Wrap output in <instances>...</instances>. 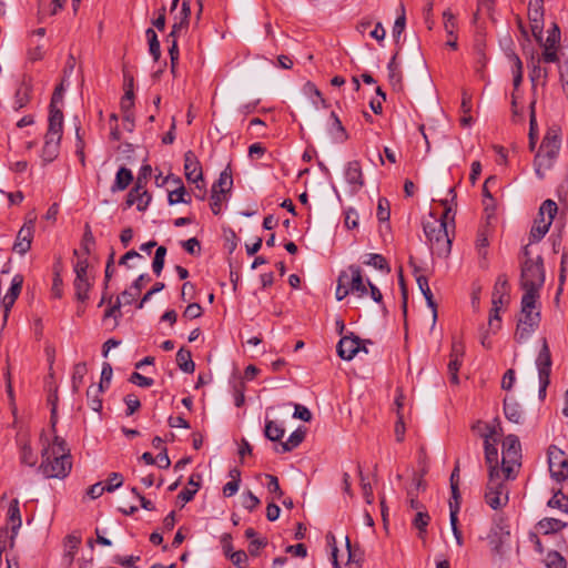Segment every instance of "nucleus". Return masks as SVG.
Returning <instances> with one entry per match:
<instances>
[{
  "label": "nucleus",
  "instance_id": "nucleus-53",
  "mask_svg": "<svg viewBox=\"0 0 568 568\" xmlns=\"http://www.w3.org/2000/svg\"><path fill=\"white\" fill-rule=\"evenodd\" d=\"M63 91H64V88H63V83L59 84L55 89H54V92L52 94V98H51V103H50V113H49V116H52L54 114V111L57 112H62L58 106L57 104L62 102L63 100Z\"/></svg>",
  "mask_w": 568,
  "mask_h": 568
},
{
  "label": "nucleus",
  "instance_id": "nucleus-35",
  "mask_svg": "<svg viewBox=\"0 0 568 568\" xmlns=\"http://www.w3.org/2000/svg\"><path fill=\"white\" fill-rule=\"evenodd\" d=\"M537 525L545 535L556 534L567 527V523L556 518H542Z\"/></svg>",
  "mask_w": 568,
  "mask_h": 568
},
{
  "label": "nucleus",
  "instance_id": "nucleus-13",
  "mask_svg": "<svg viewBox=\"0 0 568 568\" xmlns=\"http://www.w3.org/2000/svg\"><path fill=\"white\" fill-rule=\"evenodd\" d=\"M339 275H346L345 284L348 290H351L352 294H356L358 297L367 295V284L358 265H349L347 270L342 271Z\"/></svg>",
  "mask_w": 568,
  "mask_h": 568
},
{
  "label": "nucleus",
  "instance_id": "nucleus-63",
  "mask_svg": "<svg viewBox=\"0 0 568 568\" xmlns=\"http://www.w3.org/2000/svg\"><path fill=\"white\" fill-rule=\"evenodd\" d=\"M390 212H389V203L386 199H379L378 206H377V219L381 222H386L389 220Z\"/></svg>",
  "mask_w": 568,
  "mask_h": 568
},
{
  "label": "nucleus",
  "instance_id": "nucleus-4",
  "mask_svg": "<svg viewBox=\"0 0 568 568\" xmlns=\"http://www.w3.org/2000/svg\"><path fill=\"white\" fill-rule=\"evenodd\" d=\"M545 283L544 260L537 256L536 260L527 258L521 263L520 285L524 294H531L539 297V292Z\"/></svg>",
  "mask_w": 568,
  "mask_h": 568
},
{
  "label": "nucleus",
  "instance_id": "nucleus-15",
  "mask_svg": "<svg viewBox=\"0 0 568 568\" xmlns=\"http://www.w3.org/2000/svg\"><path fill=\"white\" fill-rule=\"evenodd\" d=\"M497 443L490 439V435H484L485 462L488 465V477L500 476L501 468L498 467Z\"/></svg>",
  "mask_w": 568,
  "mask_h": 568
},
{
  "label": "nucleus",
  "instance_id": "nucleus-46",
  "mask_svg": "<svg viewBox=\"0 0 568 568\" xmlns=\"http://www.w3.org/2000/svg\"><path fill=\"white\" fill-rule=\"evenodd\" d=\"M406 27V14H405V7L403 3L399 6V13L394 22L393 27V38L396 43L399 42L400 36L404 32Z\"/></svg>",
  "mask_w": 568,
  "mask_h": 568
},
{
  "label": "nucleus",
  "instance_id": "nucleus-48",
  "mask_svg": "<svg viewBox=\"0 0 568 568\" xmlns=\"http://www.w3.org/2000/svg\"><path fill=\"white\" fill-rule=\"evenodd\" d=\"M168 201L170 205H174L178 203L190 204L191 195L186 192L185 187L181 185L180 187L169 193Z\"/></svg>",
  "mask_w": 568,
  "mask_h": 568
},
{
  "label": "nucleus",
  "instance_id": "nucleus-28",
  "mask_svg": "<svg viewBox=\"0 0 568 568\" xmlns=\"http://www.w3.org/2000/svg\"><path fill=\"white\" fill-rule=\"evenodd\" d=\"M331 120V126L328 129L329 134L332 138L339 143H343L348 140V133L345 130L342 121L339 120L338 115L335 112H332L329 115Z\"/></svg>",
  "mask_w": 568,
  "mask_h": 568
},
{
  "label": "nucleus",
  "instance_id": "nucleus-41",
  "mask_svg": "<svg viewBox=\"0 0 568 568\" xmlns=\"http://www.w3.org/2000/svg\"><path fill=\"white\" fill-rule=\"evenodd\" d=\"M264 434L265 437L268 438L270 440L277 442L281 440L282 437L284 436L285 429L281 424L274 420H267L265 424Z\"/></svg>",
  "mask_w": 568,
  "mask_h": 568
},
{
  "label": "nucleus",
  "instance_id": "nucleus-18",
  "mask_svg": "<svg viewBox=\"0 0 568 568\" xmlns=\"http://www.w3.org/2000/svg\"><path fill=\"white\" fill-rule=\"evenodd\" d=\"M151 201V195L142 185V176H138L135 186L128 194V204L136 205L139 211H144Z\"/></svg>",
  "mask_w": 568,
  "mask_h": 568
},
{
  "label": "nucleus",
  "instance_id": "nucleus-24",
  "mask_svg": "<svg viewBox=\"0 0 568 568\" xmlns=\"http://www.w3.org/2000/svg\"><path fill=\"white\" fill-rule=\"evenodd\" d=\"M509 535V530L499 524L491 528L488 535V541L495 554L503 552V545L508 540Z\"/></svg>",
  "mask_w": 568,
  "mask_h": 568
},
{
  "label": "nucleus",
  "instance_id": "nucleus-59",
  "mask_svg": "<svg viewBox=\"0 0 568 568\" xmlns=\"http://www.w3.org/2000/svg\"><path fill=\"white\" fill-rule=\"evenodd\" d=\"M129 382L140 387H151L154 381L150 377L143 376L138 372H133L129 378Z\"/></svg>",
  "mask_w": 568,
  "mask_h": 568
},
{
  "label": "nucleus",
  "instance_id": "nucleus-2",
  "mask_svg": "<svg viewBox=\"0 0 568 568\" xmlns=\"http://www.w3.org/2000/svg\"><path fill=\"white\" fill-rule=\"evenodd\" d=\"M448 194L450 195V200L445 199L440 201L445 209L443 217L436 219L430 215L429 219L423 222L424 233L429 243L430 250L438 256H447L452 248V241L448 236L446 220L449 217L454 220L455 213L450 202H455L457 195L454 187H449Z\"/></svg>",
  "mask_w": 568,
  "mask_h": 568
},
{
  "label": "nucleus",
  "instance_id": "nucleus-36",
  "mask_svg": "<svg viewBox=\"0 0 568 568\" xmlns=\"http://www.w3.org/2000/svg\"><path fill=\"white\" fill-rule=\"evenodd\" d=\"M537 328L536 323L518 321L514 338L519 344L525 343Z\"/></svg>",
  "mask_w": 568,
  "mask_h": 568
},
{
  "label": "nucleus",
  "instance_id": "nucleus-17",
  "mask_svg": "<svg viewBox=\"0 0 568 568\" xmlns=\"http://www.w3.org/2000/svg\"><path fill=\"white\" fill-rule=\"evenodd\" d=\"M539 297L531 294H523L520 317L518 321L536 323L539 326L540 312L537 310V302Z\"/></svg>",
  "mask_w": 568,
  "mask_h": 568
},
{
  "label": "nucleus",
  "instance_id": "nucleus-64",
  "mask_svg": "<svg viewBox=\"0 0 568 568\" xmlns=\"http://www.w3.org/2000/svg\"><path fill=\"white\" fill-rule=\"evenodd\" d=\"M124 403L126 405V415H133L141 406L140 399L133 395L129 394L124 397Z\"/></svg>",
  "mask_w": 568,
  "mask_h": 568
},
{
  "label": "nucleus",
  "instance_id": "nucleus-51",
  "mask_svg": "<svg viewBox=\"0 0 568 568\" xmlns=\"http://www.w3.org/2000/svg\"><path fill=\"white\" fill-rule=\"evenodd\" d=\"M166 255V248L159 246L155 251V255L152 262V270L159 276L164 267V260Z\"/></svg>",
  "mask_w": 568,
  "mask_h": 568
},
{
  "label": "nucleus",
  "instance_id": "nucleus-19",
  "mask_svg": "<svg viewBox=\"0 0 568 568\" xmlns=\"http://www.w3.org/2000/svg\"><path fill=\"white\" fill-rule=\"evenodd\" d=\"M361 351V339L357 336H344L337 344V354L345 361H351Z\"/></svg>",
  "mask_w": 568,
  "mask_h": 568
},
{
  "label": "nucleus",
  "instance_id": "nucleus-5",
  "mask_svg": "<svg viewBox=\"0 0 568 568\" xmlns=\"http://www.w3.org/2000/svg\"><path fill=\"white\" fill-rule=\"evenodd\" d=\"M62 131L63 113L54 111V114L49 116L48 131L44 135V144L41 152V158L44 163H51L58 158Z\"/></svg>",
  "mask_w": 568,
  "mask_h": 568
},
{
  "label": "nucleus",
  "instance_id": "nucleus-21",
  "mask_svg": "<svg viewBox=\"0 0 568 568\" xmlns=\"http://www.w3.org/2000/svg\"><path fill=\"white\" fill-rule=\"evenodd\" d=\"M23 284V276L20 274H17L13 276L11 281V286L7 294L3 297V307H4V321L8 318V314L13 306L16 300L19 297Z\"/></svg>",
  "mask_w": 568,
  "mask_h": 568
},
{
  "label": "nucleus",
  "instance_id": "nucleus-30",
  "mask_svg": "<svg viewBox=\"0 0 568 568\" xmlns=\"http://www.w3.org/2000/svg\"><path fill=\"white\" fill-rule=\"evenodd\" d=\"M91 288V284L87 274L75 273L74 280V290L77 300L80 302H85L89 298V291Z\"/></svg>",
  "mask_w": 568,
  "mask_h": 568
},
{
  "label": "nucleus",
  "instance_id": "nucleus-38",
  "mask_svg": "<svg viewBox=\"0 0 568 568\" xmlns=\"http://www.w3.org/2000/svg\"><path fill=\"white\" fill-rule=\"evenodd\" d=\"M8 520L11 524L12 532L17 534L22 524L18 499H12L10 501L8 508Z\"/></svg>",
  "mask_w": 568,
  "mask_h": 568
},
{
  "label": "nucleus",
  "instance_id": "nucleus-34",
  "mask_svg": "<svg viewBox=\"0 0 568 568\" xmlns=\"http://www.w3.org/2000/svg\"><path fill=\"white\" fill-rule=\"evenodd\" d=\"M176 364L181 371L184 373H193L195 369V364L192 359V354L189 349L180 348L176 353Z\"/></svg>",
  "mask_w": 568,
  "mask_h": 568
},
{
  "label": "nucleus",
  "instance_id": "nucleus-23",
  "mask_svg": "<svg viewBox=\"0 0 568 568\" xmlns=\"http://www.w3.org/2000/svg\"><path fill=\"white\" fill-rule=\"evenodd\" d=\"M191 16L190 1L183 0L179 17H175V22L169 33V38L179 37L183 31L187 30Z\"/></svg>",
  "mask_w": 568,
  "mask_h": 568
},
{
  "label": "nucleus",
  "instance_id": "nucleus-1",
  "mask_svg": "<svg viewBox=\"0 0 568 568\" xmlns=\"http://www.w3.org/2000/svg\"><path fill=\"white\" fill-rule=\"evenodd\" d=\"M40 442L42 460L38 470L45 478L64 479L72 469V457L65 440L58 435L49 440L42 434Z\"/></svg>",
  "mask_w": 568,
  "mask_h": 568
},
{
  "label": "nucleus",
  "instance_id": "nucleus-12",
  "mask_svg": "<svg viewBox=\"0 0 568 568\" xmlns=\"http://www.w3.org/2000/svg\"><path fill=\"white\" fill-rule=\"evenodd\" d=\"M528 19L534 38L537 42L542 41L544 31V1L530 0L528 3Z\"/></svg>",
  "mask_w": 568,
  "mask_h": 568
},
{
  "label": "nucleus",
  "instance_id": "nucleus-40",
  "mask_svg": "<svg viewBox=\"0 0 568 568\" xmlns=\"http://www.w3.org/2000/svg\"><path fill=\"white\" fill-rule=\"evenodd\" d=\"M233 185L232 173L227 169L221 172L217 181L213 184L212 190L226 194Z\"/></svg>",
  "mask_w": 568,
  "mask_h": 568
},
{
  "label": "nucleus",
  "instance_id": "nucleus-56",
  "mask_svg": "<svg viewBox=\"0 0 568 568\" xmlns=\"http://www.w3.org/2000/svg\"><path fill=\"white\" fill-rule=\"evenodd\" d=\"M100 390H98L97 388H92L90 387L88 390H87V397H88V403H89V406L94 410V412H100V409L102 408V400L99 398L98 396V393Z\"/></svg>",
  "mask_w": 568,
  "mask_h": 568
},
{
  "label": "nucleus",
  "instance_id": "nucleus-9",
  "mask_svg": "<svg viewBox=\"0 0 568 568\" xmlns=\"http://www.w3.org/2000/svg\"><path fill=\"white\" fill-rule=\"evenodd\" d=\"M548 467L551 478L560 483L568 479V458L564 450L555 445L548 448Z\"/></svg>",
  "mask_w": 568,
  "mask_h": 568
},
{
  "label": "nucleus",
  "instance_id": "nucleus-33",
  "mask_svg": "<svg viewBox=\"0 0 568 568\" xmlns=\"http://www.w3.org/2000/svg\"><path fill=\"white\" fill-rule=\"evenodd\" d=\"M133 174L128 168H120L115 175V181L111 187L113 192L125 190L132 182Z\"/></svg>",
  "mask_w": 568,
  "mask_h": 568
},
{
  "label": "nucleus",
  "instance_id": "nucleus-52",
  "mask_svg": "<svg viewBox=\"0 0 568 568\" xmlns=\"http://www.w3.org/2000/svg\"><path fill=\"white\" fill-rule=\"evenodd\" d=\"M112 375H113V369H112L111 364L106 363V362L103 363L102 371H101V379H100L99 387L97 389L102 392L104 389V387H108L111 383Z\"/></svg>",
  "mask_w": 568,
  "mask_h": 568
},
{
  "label": "nucleus",
  "instance_id": "nucleus-49",
  "mask_svg": "<svg viewBox=\"0 0 568 568\" xmlns=\"http://www.w3.org/2000/svg\"><path fill=\"white\" fill-rule=\"evenodd\" d=\"M20 462L23 465L33 467L36 466L38 462V456L34 454L31 446L27 443H24L20 448Z\"/></svg>",
  "mask_w": 568,
  "mask_h": 568
},
{
  "label": "nucleus",
  "instance_id": "nucleus-47",
  "mask_svg": "<svg viewBox=\"0 0 568 568\" xmlns=\"http://www.w3.org/2000/svg\"><path fill=\"white\" fill-rule=\"evenodd\" d=\"M80 544H81L80 538H78L75 536H68L65 538V542H64V547H65L64 559L67 560L68 565L72 564V561L74 559V555L78 551V548H79Z\"/></svg>",
  "mask_w": 568,
  "mask_h": 568
},
{
  "label": "nucleus",
  "instance_id": "nucleus-6",
  "mask_svg": "<svg viewBox=\"0 0 568 568\" xmlns=\"http://www.w3.org/2000/svg\"><path fill=\"white\" fill-rule=\"evenodd\" d=\"M521 447L516 435H507L501 447V473L505 479H515L516 467L520 466Z\"/></svg>",
  "mask_w": 568,
  "mask_h": 568
},
{
  "label": "nucleus",
  "instance_id": "nucleus-14",
  "mask_svg": "<svg viewBox=\"0 0 568 568\" xmlns=\"http://www.w3.org/2000/svg\"><path fill=\"white\" fill-rule=\"evenodd\" d=\"M464 352H465L464 344L459 341H453L452 351H450V355H449V363H448V374H449V381L454 385L459 384L458 371L463 363Z\"/></svg>",
  "mask_w": 568,
  "mask_h": 568
},
{
  "label": "nucleus",
  "instance_id": "nucleus-57",
  "mask_svg": "<svg viewBox=\"0 0 568 568\" xmlns=\"http://www.w3.org/2000/svg\"><path fill=\"white\" fill-rule=\"evenodd\" d=\"M123 484V476L120 473H111L109 475L108 481L105 486V489L108 493H112L119 487H121Z\"/></svg>",
  "mask_w": 568,
  "mask_h": 568
},
{
  "label": "nucleus",
  "instance_id": "nucleus-29",
  "mask_svg": "<svg viewBox=\"0 0 568 568\" xmlns=\"http://www.w3.org/2000/svg\"><path fill=\"white\" fill-rule=\"evenodd\" d=\"M200 486L201 475L192 474L189 478L187 487L179 493L178 498L181 499L184 504L191 501L197 493Z\"/></svg>",
  "mask_w": 568,
  "mask_h": 568
},
{
  "label": "nucleus",
  "instance_id": "nucleus-50",
  "mask_svg": "<svg viewBox=\"0 0 568 568\" xmlns=\"http://www.w3.org/2000/svg\"><path fill=\"white\" fill-rule=\"evenodd\" d=\"M121 110L124 113V121L130 120V111L134 105V92L131 89H125V93L121 98Z\"/></svg>",
  "mask_w": 568,
  "mask_h": 568
},
{
  "label": "nucleus",
  "instance_id": "nucleus-7",
  "mask_svg": "<svg viewBox=\"0 0 568 568\" xmlns=\"http://www.w3.org/2000/svg\"><path fill=\"white\" fill-rule=\"evenodd\" d=\"M557 212L558 206L555 201L548 199L542 202L529 233L530 244L537 243L544 239L549 231Z\"/></svg>",
  "mask_w": 568,
  "mask_h": 568
},
{
  "label": "nucleus",
  "instance_id": "nucleus-31",
  "mask_svg": "<svg viewBox=\"0 0 568 568\" xmlns=\"http://www.w3.org/2000/svg\"><path fill=\"white\" fill-rule=\"evenodd\" d=\"M504 414L505 417L511 423L520 424L523 420V409L517 402L508 400L505 398Z\"/></svg>",
  "mask_w": 568,
  "mask_h": 568
},
{
  "label": "nucleus",
  "instance_id": "nucleus-26",
  "mask_svg": "<svg viewBox=\"0 0 568 568\" xmlns=\"http://www.w3.org/2000/svg\"><path fill=\"white\" fill-rule=\"evenodd\" d=\"M418 272H419V268L417 266H414V275L416 276V282H417L418 288L420 290L422 294L424 295L428 307L432 308L433 318L435 322L437 318V304L434 301L433 293L428 285V278L424 275L418 274Z\"/></svg>",
  "mask_w": 568,
  "mask_h": 568
},
{
  "label": "nucleus",
  "instance_id": "nucleus-10",
  "mask_svg": "<svg viewBox=\"0 0 568 568\" xmlns=\"http://www.w3.org/2000/svg\"><path fill=\"white\" fill-rule=\"evenodd\" d=\"M36 220V215L29 214L26 217L24 224L17 234L12 248L20 255L27 254L31 248L34 236Z\"/></svg>",
  "mask_w": 568,
  "mask_h": 568
},
{
  "label": "nucleus",
  "instance_id": "nucleus-11",
  "mask_svg": "<svg viewBox=\"0 0 568 568\" xmlns=\"http://www.w3.org/2000/svg\"><path fill=\"white\" fill-rule=\"evenodd\" d=\"M184 174L190 183H194L196 189L203 193L205 192L202 166L196 155L192 151L184 153Z\"/></svg>",
  "mask_w": 568,
  "mask_h": 568
},
{
  "label": "nucleus",
  "instance_id": "nucleus-42",
  "mask_svg": "<svg viewBox=\"0 0 568 568\" xmlns=\"http://www.w3.org/2000/svg\"><path fill=\"white\" fill-rule=\"evenodd\" d=\"M430 521V516L426 510H419L416 513L413 519V526L418 530V536L424 538L427 532V526Z\"/></svg>",
  "mask_w": 568,
  "mask_h": 568
},
{
  "label": "nucleus",
  "instance_id": "nucleus-61",
  "mask_svg": "<svg viewBox=\"0 0 568 568\" xmlns=\"http://www.w3.org/2000/svg\"><path fill=\"white\" fill-rule=\"evenodd\" d=\"M260 504V499L252 491L248 490L243 495L242 505L248 511H253Z\"/></svg>",
  "mask_w": 568,
  "mask_h": 568
},
{
  "label": "nucleus",
  "instance_id": "nucleus-37",
  "mask_svg": "<svg viewBox=\"0 0 568 568\" xmlns=\"http://www.w3.org/2000/svg\"><path fill=\"white\" fill-rule=\"evenodd\" d=\"M365 265L373 266L376 270H379L381 272H384L385 274L390 273V266L387 263L386 258L377 253H369L366 255V258L363 261Z\"/></svg>",
  "mask_w": 568,
  "mask_h": 568
},
{
  "label": "nucleus",
  "instance_id": "nucleus-8",
  "mask_svg": "<svg viewBox=\"0 0 568 568\" xmlns=\"http://www.w3.org/2000/svg\"><path fill=\"white\" fill-rule=\"evenodd\" d=\"M508 490L500 476L488 477L485 500L489 507L497 510L508 503Z\"/></svg>",
  "mask_w": 568,
  "mask_h": 568
},
{
  "label": "nucleus",
  "instance_id": "nucleus-55",
  "mask_svg": "<svg viewBox=\"0 0 568 568\" xmlns=\"http://www.w3.org/2000/svg\"><path fill=\"white\" fill-rule=\"evenodd\" d=\"M501 307H503V305H493L491 306L489 318H488V325L493 331H497L500 328L501 318H500L499 313H500Z\"/></svg>",
  "mask_w": 568,
  "mask_h": 568
},
{
  "label": "nucleus",
  "instance_id": "nucleus-3",
  "mask_svg": "<svg viewBox=\"0 0 568 568\" xmlns=\"http://www.w3.org/2000/svg\"><path fill=\"white\" fill-rule=\"evenodd\" d=\"M560 145L561 139L559 129H548L534 161L535 172L539 179H544L545 171L552 166L558 156Z\"/></svg>",
  "mask_w": 568,
  "mask_h": 568
},
{
  "label": "nucleus",
  "instance_id": "nucleus-27",
  "mask_svg": "<svg viewBox=\"0 0 568 568\" xmlns=\"http://www.w3.org/2000/svg\"><path fill=\"white\" fill-rule=\"evenodd\" d=\"M443 20H444V29H445L447 36L449 37V39L446 42V45L453 50H457L458 44H457V36H456V30H457L456 18L450 10H445L443 12Z\"/></svg>",
  "mask_w": 568,
  "mask_h": 568
},
{
  "label": "nucleus",
  "instance_id": "nucleus-54",
  "mask_svg": "<svg viewBox=\"0 0 568 568\" xmlns=\"http://www.w3.org/2000/svg\"><path fill=\"white\" fill-rule=\"evenodd\" d=\"M489 245V242H488V237H487V234H486V231H480L478 232L477 234V239H476V248L478 251V254L484 258L486 260L487 257V247Z\"/></svg>",
  "mask_w": 568,
  "mask_h": 568
},
{
  "label": "nucleus",
  "instance_id": "nucleus-45",
  "mask_svg": "<svg viewBox=\"0 0 568 568\" xmlns=\"http://www.w3.org/2000/svg\"><path fill=\"white\" fill-rule=\"evenodd\" d=\"M87 372H88L87 364L83 362L77 363L73 366L72 378H71L73 392L79 390Z\"/></svg>",
  "mask_w": 568,
  "mask_h": 568
},
{
  "label": "nucleus",
  "instance_id": "nucleus-32",
  "mask_svg": "<svg viewBox=\"0 0 568 568\" xmlns=\"http://www.w3.org/2000/svg\"><path fill=\"white\" fill-rule=\"evenodd\" d=\"M397 54L395 53L387 64L388 80L394 89H402V72L397 63Z\"/></svg>",
  "mask_w": 568,
  "mask_h": 568
},
{
  "label": "nucleus",
  "instance_id": "nucleus-25",
  "mask_svg": "<svg viewBox=\"0 0 568 568\" xmlns=\"http://www.w3.org/2000/svg\"><path fill=\"white\" fill-rule=\"evenodd\" d=\"M471 430L476 432L483 439L484 435H490V439L494 442H498V437L500 436L501 427L498 418L494 419L493 423H485L483 420H477L471 425Z\"/></svg>",
  "mask_w": 568,
  "mask_h": 568
},
{
  "label": "nucleus",
  "instance_id": "nucleus-60",
  "mask_svg": "<svg viewBox=\"0 0 568 568\" xmlns=\"http://www.w3.org/2000/svg\"><path fill=\"white\" fill-rule=\"evenodd\" d=\"M224 200H225V194H223L219 191L212 190L210 205H211V210H212L213 214H215V215L220 214L222 202Z\"/></svg>",
  "mask_w": 568,
  "mask_h": 568
},
{
  "label": "nucleus",
  "instance_id": "nucleus-22",
  "mask_svg": "<svg viewBox=\"0 0 568 568\" xmlns=\"http://www.w3.org/2000/svg\"><path fill=\"white\" fill-rule=\"evenodd\" d=\"M551 354L546 338H542V345L536 358L538 376L550 377L551 372Z\"/></svg>",
  "mask_w": 568,
  "mask_h": 568
},
{
  "label": "nucleus",
  "instance_id": "nucleus-43",
  "mask_svg": "<svg viewBox=\"0 0 568 568\" xmlns=\"http://www.w3.org/2000/svg\"><path fill=\"white\" fill-rule=\"evenodd\" d=\"M545 565L547 568H567L568 564L559 551L550 550L546 555Z\"/></svg>",
  "mask_w": 568,
  "mask_h": 568
},
{
  "label": "nucleus",
  "instance_id": "nucleus-39",
  "mask_svg": "<svg viewBox=\"0 0 568 568\" xmlns=\"http://www.w3.org/2000/svg\"><path fill=\"white\" fill-rule=\"evenodd\" d=\"M305 437V430L297 428L294 430L286 442L281 443V449H277L280 453H287L296 448Z\"/></svg>",
  "mask_w": 568,
  "mask_h": 568
},
{
  "label": "nucleus",
  "instance_id": "nucleus-44",
  "mask_svg": "<svg viewBox=\"0 0 568 568\" xmlns=\"http://www.w3.org/2000/svg\"><path fill=\"white\" fill-rule=\"evenodd\" d=\"M145 36L149 42V51L153 57L154 61H158L161 55L160 41L158 39V34L152 28L146 29Z\"/></svg>",
  "mask_w": 568,
  "mask_h": 568
},
{
  "label": "nucleus",
  "instance_id": "nucleus-16",
  "mask_svg": "<svg viewBox=\"0 0 568 568\" xmlns=\"http://www.w3.org/2000/svg\"><path fill=\"white\" fill-rule=\"evenodd\" d=\"M344 176L352 192H358L365 185L362 165L357 160L347 162L344 170Z\"/></svg>",
  "mask_w": 568,
  "mask_h": 568
},
{
  "label": "nucleus",
  "instance_id": "nucleus-62",
  "mask_svg": "<svg viewBox=\"0 0 568 568\" xmlns=\"http://www.w3.org/2000/svg\"><path fill=\"white\" fill-rule=\"evenodd\" d=\"M548 75V71L546 68L540 65V59L537 60V63L532 65L530 70L529 77L532 82H536L540 79L545 80Z\"/></svg>",
  "mask_w": 568,
  "mask_h": 568
},
{
  "label": "nucleus",
  "instance_id": "nucleus-20",
  "mask_svg": "<svg viewBox=\"0 0 568 568\" xmlns=\"http://www.w3.org/2000/svg\"><path fill=\"white\" fill-rule=\"evenodd\" d=\"M509 302V284L507 276L501 274L497 277L491 294V305H505Z\"/></svg>",
  "mask_w": 568,
  "mask_h": 568
},
{
  "label": "nucleus",
  "instance_id": "nucleus-58",
  "mask_svg": "<svg viewBox=\"0 0 568 568\" xmlns=\"http://www.w3.org/2000/svg\"><path fill=\"white\" fill-rule=\"evenodd\" d=\"M559 41H560V29L556 23H554L552 27L548 30V36L546 38L544 45L557 48V44L559 43Z\"/></svg>",
  "mask_w": 568,
  "mask_h": 568
}]
</instances>
